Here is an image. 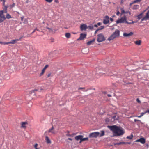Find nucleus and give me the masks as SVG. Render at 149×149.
Wrapping results in <instances>:
<instances>
[{
  "instance_id": "obj_61",
  "label": "nucleus",
  "mask_w": 149,
  "mask_h": 149,
  "mask_svg": "<svg viewBox=\"0 0 149 149\" xmlns=\"http://www.w3.org/2000/svg\"><path fill=\"white\" fill-rule=\"evenodd\" d=\"M1 1H3V3H4L5 1V0H1Z\"/></svg>"
},
{
  "instance_id": "obj_43",
  "label": "nucleus",
  "mask_w": 149,
  "mask_h": 149,
  "mask_svg": "<svg viewBox=\"0 0 149 149\" xmlns=\"http://www.w3.org/2000/svg\"><path fill=\"white\" fill-rule=\"evenodd\" d=\"M54 2L57 3H59V1L58 0H54Z\"/></svg>"
},
{
  "instance_id": "obj_63",
  "label": "nucleus",
  "mask_w": 149,
  "mask_h": 149,
  "mask_svg": "<svg viewBox=\"0 0 149 149\" xmlns=\"http://www.w3.org/2000/svg\"><path fill=\"white\" fill-rule=\"evenodd\" d=\"M126 143V144H130V143H129V142H125Z\"/></svg>"
},
{
  "instance_id": "obj_8",
  "label": "nucleus",
  "mask_w": 149,
  "mask_h": 149,
  "mask_svg": "<svg viewBox=\"0 0 149 149\" xmlns=\"http://www.w3.org/2000/svg\"><path fill=\"white\" fill-rule=\"evenodd\" d=\"M136 142H139L142 144H144L145 143L146 141L145 139L143 137L140 138L139 139L136 140L135 141Z\"/></svg>"
},
{
  "instance_id": "obj_28",
  "label": "nucleus",
  "mask_w": 149,
  "mask_h": 149,
  "mask_svg": "<svg viewBox=\"0 0 149 149\" xmlns=\"http://www.w3.org/2000/svg\"><path fill=\"white\" fill-rule=\"evenodd\" d=\"M113 118L114 119V120H118V117L117 115H114L113 117Z\"/></svg>"
},
{
  "instance_id": "obj_6",
  "label": "nucleus",
  "mask_w": 149,
  "mask_h": 149,
  "mask_svg": "<svg viewBox=\"0 0 149 149\" xmlns=\"http://www.w3.org/2000/svg\"><path fill=\"white\" fill-rule=\"evenodd\" d=\"M86 34L85 33H81L79 38L77 39V40H81L86 38Z\"/></svg>"
},
{
  "instance_id": "obj_49",
  "label": "nucleus",
  "mask_w": 149,
  "mask_h": 149,
  "mask_svg": "<svg viewBox=\"0 0 149 149\" xmlns=\"http://www.w3.org/2000/svg\"><path fill=\"white\" fill-rule=\"evenodd\" d=\"M51 74L50 73H49V74H48V75H47V77H49L51 76Z\"/></svg>"
},
{
  "instance_id": "obj_16",
  "label": "nucleus",
  "mask_w": 149,
  "mask_h": 149,
  "mask_svg": "<svg viewBox=\"0 0 149 149\" xmlns=\"http://www.w3.org/2000/svg\"><path fill=\"white\" fill-rule=\"evenodd\" d=\"M83 137V136L81 135H79L77 136H76L75 137V139L77 140H80L81 141V139H82V137Z\"/></svg>"
},
{
  "instance_id": "obj_46",
  "label": "nucleus",
  "mask_w": 149,
  "mask_h": 149,
  "mask_svg": "<svg viewBox=\"0 0 149 149\" xmlns=\"http://www.w3.org/2000/svg\"><path fill=\"white\" fill-rule=\"evenodd\" d=\"M99 30V29H97L95 32V34L97 33V32Z\"/></svg>"
},
{
  "instance_id": "obj_21",
  "label": "nucleus",
  "mask_w": 149,
  "mask_h": 149,
  "mask_svg": "<svg viewBox=\"0 0 149 149\" xmlns=\"http://www.w3.org/2000/svg\"><path fill=\"white\" fill-rule=\"evenodd\" d=\"M115 38L112 35L111 36L108 38V40L109 41H110L111 40H113Z\"/></svg>"
},
{
  "instance_id": "obj_60",
  "label": "nucleus",
  "mask_w": 149,
  "mask_h": 149,
  "mask_svg": "<svg viewBox=\"0 0 149 149\" xmlns=\"http://www.w3.org/2000/svg\"><path fill=\"white\" fill-rule=\"evenodd\" d=\"M107 96H108V97H111V95H110V94H108L107 95Z\"/></svg>"
},
{
  "instance_id": "obj_56",
  "label": "nucleus",
  "mask_w": 149,
  "mask_h": 149,
  "mask_svg": "<svg viewBox=\"0 0 149 149\" xmlns=\"http://www.w3.org/2000/svg\"><path fill=\"white\" fill-rule=\"evenodd\" d=\"M10 44V42H6V43H4L5 44Z\"/></svg>"
},
{
  "instance_id": "obj_38",
  "label": "nucleus",
  "mask_w": 149,
  "mask_h": 149,
  "mask_svg": "<svg viewBox=\"0 0 149 149\" xmlns=\"http://www.w3.org/2000/svg\"><path fill=\"white\" fill-rule=\"evenodd\" d=\"M104 28V26H100V28L98 29H99V30H102Z\"/></svg>"
},
{
  "instance_id": "obj_22",
  "label": "nucleus",
  "mask_w": 149,
  "mask_h": 149,
  "mask_svg": "<svg viewBox=\"0 0 149 149\" xmlns=\"http://www.w3.org/2000/svg\"><path fill=\"white\" fill-rule=\"evenodd\" d=\"M141 41L140 40H139L138 41H135L134 43L135 44L138 45H140L141 44Z\"/></svg>"
},
{
  "instance_id": "obj_26",
  "label": "nucleus",
  "mask_w": 149,
  "mask_h": 149,
  "mask_svg": "<svg viewBox=\"0 0 149 149\" xmlns=\"http://www.w3.org/2000/svg\"><path fill=\"white\" fill-rule=\"evenodd\" d=\"M88 138H83L82 137V139H81V141H80V143H81V142L88 140Z\"/></svg>"
},
{
  "instance_id": "obj_59",
  "label": "nucleus",
  "mask_w": 149,
  "mask_h": 149,
  "mask_svg": "<svg viewBox=\"0 0 149 149\" xmlns=\"http://www.w3.org/2000/svg\"><path fill=\"white\" fill-rule=\"evenodd\" d=\"M102 93H104V94H106V93H107V92H106L105 91H103V92H102Z\"/></svg>"
},
{
  "instance_id": "obj_9",
  "label": "nucleus",
  "mask_w": 149,
  "mask_h": 149,
  "mask_svg": "<svg viewBox=\"0 0 149 149\" xmlns=\"http://www.w3.org/2000/svg\"><path fill=\"white\" fill-rule=\"evenodd\" d=\"M80 28L81 31H86L87 28V26L85 24H82L81 25Z\"/></svg>"
},
{
  "instance_id": "obj_44",
  "label": "nucleus",
  "mask_w": 149,
  "mask_h": 149,
  "mask_svg": "<svg viewBox=\"0 0 149 149\" xmlns=\"http://www.w3.org/2000/svg\"><path fill=\"white\" fill-rule=\"evenodd\" d=\"M134 121L135 122H136L137 121H139V122H141V121H140V120H137V119H135L134 120Z\"/></svg>"
},
{
  "instance_id": "obj_50",
  "label": "nucleus",
  "mask_w": 149,
  "mask_h": 149,
  "mask_svg": "<svg viewBox=\"0 0 149 149\" xmlns=\"http://www.w3.org/2000/svg\"><path fill=\"white\" fill-rule=\"evenodd\" d=\"M21 20L22 21H23L24 17H21Z\"/></svg>"
},
{
  "instance_id": "obj_45",
  "label": "nucleus",
  "mask_w": 149,
  "mask_h": 149,
  "mask_svg": "<svg viewBox=\"0 0 149 149\" xmlns=\"http://www.w3.org/2000/svg\"><path fill=\"white\" fill-rule=\"evenodd\" d=\"M120 13V12H119L118 11L117 12L116 15H117L118 16V15H119Z\"/></svg>"
},
{
  "instance_id": "obj_53",
  "label": "nucleus",
  "mask_w": 149,
  "mask_h": 149,
  "mask_svg": "<svg viewBox=\"0 0 149 149\" xmlns=\"http://www.w3.org/2000/svg\"><path fill=\"white\" fill-rule=\"evenodd\" d=\"M146 113H149V109L147 110L145 112Z\"/></svg>"
},
{
  "instance_id": "obj_20",
  "label": "nucleus",
  "mask_w": 149,
  "mask_h": 149,
  "mask_svg": "<svg viewBox=\"0 0 149 149\" xmlns=\"http://www.w3.org/2000/svg\"><path fill=\"white\" fill-rule=\"evenodd\" d=\"M95 39H93V40H90V41H89L87 43V45H90L92 43L94 42L95 41Z\"/></svg>"
},
{
  "instance_id": "obj_1",
  "label": "nucleus",
  "mask_w": 149,
  "mask_h": 149,
  "mask_svg": "<svg viewBox=\"0 0 149 149\" xmlns=\"http://www.w3.org/2000/svg\"><path fill=\"white\" fill-rule=\"evenodd\" d=\"M109 128L116 134V136H119L123 135L124 132L123 129L120 127L116 125L108 126Z\"/></svg>"
},
{
  "instance_id": "obj_29",
  "label": "nucleus",
  "mask_w": 149,
  "mask_h": 149,
  "mask_svg": "<svg viewBox=\"0 0 149 149\" xmlns=\"http://www.w3.org/2000/svg\"><path fill=\"white\" fill-rule=\"evenodd\" d=\"M143 13H141L137 16L138 18L140 19L142 17Z\"/></svg>"
},
{
  "instance_id": "obj_55",
  "label": "nucleus",
  "mask_w": 149,
  "mask_h": 149,
  "mask_svg": "<svg viewBox=\"0 0 149 149\" xmlns=\"http://www.w3.org/2000/svg\"><path fill=\"white\" fill-rule=\"evenodd\" d=\"M110 20L111 22H112L113 20V19L112 18H110Z\"/></svg>"
},
{
  "instance_id": "obj_57",
  "label": "nucleus",
  "mask_w": 149,
  "mask_h": 149,
  "mask_svg": "<svg viewBox=\"0 0 149 149\" xmlns=\"http://www.w3.org/2000/svg\"><path fill=\"white\" fill-rule=\"evenodd\" d=\"M15 5V3H13V5H12V7H14Z\"/></svg>"
},
{
  "instance_id": "obj_47",
  "label": "nucleus",
  "mask_w": 149,
  "mask_h": 149,
  "mask_svg": "<svg viewBox=\"0 0 149 149\" xmlns=\"http://www.w3.org/2000/svg\"><path fill=\"white\" fill-rule=\"evenodd\" d=\"M84 88H82V87H80L79 88L78 90H80V89H83Z\"/></svg>"
},
{
  "instance_id": "obj_54",
  "label": "nucleus",
  "mask_w": 149,
  "mask_h": 149,
  "mask_svg": "<svg viewBox=\"0 0 149 149\" xmlns=\"http://www.w3.org/2000/svg\"><path fill=\"white\" fill-rule=\"evenodd\" d=\"M123 0H121L120 2V4H123Z\"/></svg>"
},
{
  "instance_id": "obj_30",
  "label": "nucleus",
  "mask_w": 149,
  "mask_h": 149,
  "mask_svg": "<svg viewBox=\"0 0 149 149\" xmlns=\"http://www.w3.org/2000/svg\"><path fill=\"white\" fill-rule=\"evenodd\" d=\"M145 114H146V113L145 112H143V113H142L141 114V115H140L139 116H137V117H138V118H141V117L142 116H143V115Z\"/></svg>"
},
{
  "instance_id": "obj_40",
  "label": "nucleus",
  "mask_w": 149,
  "mask_h": 149,
  "mask_svg": "<svg viewBox=\"0 0 149 149\" xmlns=\"http://www.w3.org/2000/svg\"><path fill=\"white\" fill-rule=\"evenodd\" d=\"M45 0L46 1L48 2L49 3H51L53 1V0Z\"/></svg>"
},
{
  "instance_id": "obj_34",
  "label": "nucleus",
  "mask_w": 149,
  "mask_h": 149,
  "mask_svg": "<svg viewBox=\"0 0 149 149\" xmlns=\"http://www.w3.org/2000/svg\"><path fill=\"white\" fill-rule=\"evenodd\" d=\"M36 30L37 31H39V30L37 28H36L34 30V31L31 33V34H32L34 33Z\"/></svg>"
},
{
  "instance_id": "obj_3",
  "label": "nucleus",
  "mask_w": 149,
  "mask_h": 149,
  "mask_svg": "<svg viewBox=\"0 0 149 149\" xmlns=\"http://www.w3.org/2000/svg\"><path fill=\"white\" fill-rule=\"evenodd\" d=\"M3 9L4 12L3 10L0 11V22H2L5 19V18L3 15V13H7V7L6 6H4Z\"/></svg>"
},
{
  "instance_id": "obj_62",
  "label": "nucleus",
  "mask_w": 149,
  "mask_h": 149,
  "mask_svg": "<svg viewBox=\"0 0 149 149\" xmlns=\"http://www.w3.org/2000/svg\"><path fill=\"white\" fill-rule=\"evenodd\" d=\"M37 91V90H36V89L34 90H33V92H35V91Z\"/></svg>"
},
{
  "instance_id": "obj_11",
  "label": "nucleus",
  "mask_w": 149,
  "mask_h": 149,
  "mask_svg": "<svg viewBox=\"0 0 149 149\" xmlns=\"http://www.w3.org/2000/svg\"><path fill=\"white\" fill-rule=\"evenodd\" d=\"M149 18V10L147 12L146 15L141 19V21L146 20Z\"/></svg>"
},
{
  "instance_id": "obj_36",
  "label": "nucleus",
  "mask_w": 149,
  "mask_h": 149,
  "mask_svg": "<svg viewBox=\"0 0 149 149\" xmlns=\"http://www.w3.org/2000/svg\"><path fill=\"white\" fill-rule=\"evenodd\" d=\"M28 22V21L26 19H25L24 20V24L27 23Z\"/></svg>"
},
{
  "instance_id": "obj_2",
  "label": "nucleus",
  "mask_w": 149,
  "mask_h": 149,
  "mask_svg": "<svg viewBox=\"0 0 149 149\" xmlns=\"http://www.w3.org/2000/svg\"><path fill=\"white\" fill-rule=\"evenodd\" d=\"M101 133L100 134L98 132H95L91 133L89 135V137H97L98 136L101 137L104 135V131H101Z\"/></svg>"
},
{
  "instance_id": "obj_39",
  "label": "nucleus",
  "mask_w": 149,
  "mask_h": 149,
  "mask_svg": "<svg viewBox=\"0 0 149 149\" xmlns=\"http://www.w3.org/2000/svg\"><path fill=\"white\" fill-rule=\"evenodd\" d=\"M136 101L138 103H141V101L139 98H137L136 100Z\"/></svg>"
},
{
  "instance_id": "obj_10",
  "label": "nucleus",
  "mask_w": 149,
  "mask_h": 149,
  "mask_svg": "<svg viewBox=\"0 0 149 149\" xmlns=\"http://www.w3.org/2000/svg\"><path fill=\"white\" fill-rule=\"evenodd\" d=\"M105 19H104L103 23L104 24H106L109 22V17L107 15L105 17Z\"/></svg>"
},
{
  "instance_id": "obj_35",
  "label": "nucleus",
  "mask_w": 149,
  "mask_h": 149,
  "mask_svg": "<svg viewBox=\"0 0 149 149\" xmlns=\"http://www.w3.org/2000/svg\"><path fill=\"white\" fill-rule=\"evenodd\" d=\"M45 28L46 29H48L49 31V32H52V29L51 28H49V27H46Z\"/></svg>"
},
{
  "instance_id": "obj_64",
  "label": "nucleus",
  "mask_w": 149,
  "mask_h": 149,
  "mask_svg": "<svg viewBox=\"0 0 149 149\" xmlns=\"http://www.w3.org/2000/svg\"><path fill=\"white\" fill-rule=\"evenodd\" d=\"M146 146H147V148L148 147V144H147Z\"/></svg>"
},
{
  "instance_id": "obj_19",
  "label": "nucleus",
  "mask_w": 149,
  "mask_h": 149,
  "mask_svg": "<svg viewBox=\"0 0 149 149\" xmlns=\"http://www.w3.org/2000/svg\"><path fill=\"white\" fill-rule=\"evenodd\" d=\"M20 39H17L13 40H12L11 42H10V44H14L15 43V42L17 41H19Z\"/></svg>"
},
{
  "instance_id": "obj_42",
  "label": "nucleus",
  "mask_w": 149,
  "mask_h": 149,
  "mask_svg": "<svg viewBox=\"0 0 149 149\" xmlns=\"http://www.w3.org/2000/svg\"><path fill=\"white\" fill-rule=\"evenodd\" d=\"M125 23H126L127 24H131V22H128L127 20H126V22H125Z\"/></svg>"
},
{
  "instance_id": "obj_23",
  "label": "nucleus",
  "mask_w": 149,
  "mask_h": 149,
  "mask_svg": "<svg viewBox=\"0 0 149 149\" xmlns=\"http://www.w3.org/2000/svg\"><path fill=\"white\" fill-rule=\"evenodd\" d=\"M65 36L67 38H69L71 36V34L69 33H66L65 34Z\"/></svg>"
},
{
  "instance_id": "obj_58",
  "label": "nucleus",
  "mask_w": 149,
  "mask_h": 149,
  "mask_svg": "<svg viewBox=\"0 0 149 149\" xmlns=\"http://www.w3.org/2000/svg\"><path fill=\"white\" fill-rule=\"evenodd\" d=\"M68 139L69 140L72 141V139L71 138H68Z\"/></svg>"
},
{
  "instance_id": "obj_27",
  "label": "nucleus",
  "mask_w": 149,
  "mask_h": 149,
  "mask_svg": "<svg viewBox=\"0 0 149 149\" xmlns=\"http://www.w3.org/2000/svg\"><path fill=\"white\" fill-rule=\"evenodd\" d=\"M87 28H88L90 30H93V29L94 26L93 25H90L87 26Z\"/></svg>"
},
{
  "instance_id": "obj_7",
  "label": "nucleus",
  "mask_w": 149,
  "mask_h": 149,
  "mask_svg": "<svg viewBox=\"0 0 149 149\" xmlns=\"http://www.w3.org/2000/svg\"><path fill=\"white\" fill-rule=\"evenodd\" d=\"M120 33V31L118 30H116L112 35L115 38H116L119 36Z\"/></svg>"
},
{
  "instance_id": "obj_18",
  "label": "nucleus",
  "mask_w": 149,
  "mask_h": 149,
  "mask_svg": "<svg viewBox=\"0 0 149 149\" xmlns=\"http://www.w3.org/2000/svg\"><path fill=\"white\" fill-rule=\"evenodd\" d=\"M121 13L122 14L123 13H129V14L130 15L131 14V12H130L129 11L125 12L124 11V9L123 8H121Z\"/></svg>"
},
{
  "instance_id": "obj_37",
  "label": "nucleus",
  "mask_w": 149,
  "mask_h": 149,
  "mask_svg": "<svg viewBox=\"0 0 149 149\" xmlns=\"http://www.w3.org/2000/svg\"><path fill=\"white\" fill-rule=\"evenodd\" d=\"M38 146V144L37 143L34 146V147L35 148V149H39L38 148H37V147Z\"/></svg>"
},
{
  "instance_id": "obj_41",
  "label": "nucleus",
  "mask_w": 149,
  "mask_h": 149,
  "mask_svg": "<svg viewBox=\"0 0 149 149\" xmlns=\"http://www.w3.org/2000/svg\"><path fill=\"white\" fill-rule=\"evenodd\" d=\"M134 1H133V2H132V3H130V6H132V5L133 4H134V3H134Z\"/></svg>"
},
{
  "instance_id": "obj_32",
  "label": "nucleus",
  "mask_w": 149,
  "mask_h": 149,
  "mask_svg": "<svg viewBox=\"0 0 149 149\" xmlns=\"http://www.w3.org/2000/svg\"><path fill=\"white\" fill-rule=\"evenodd\" d=\"M133 137V136L132 134L130 136H127V138L128 139H131Z\"/></svg>"
},
{
  "instance_id": "obj_25",
  "label": "nucleus",
  "mask_w": 149,
  "mask_h": 149,
  "mask_svg": "<svg viewBox=\"0 0 149 149\" xmlns=\"http://www.w3.org/2000/svg\"><path fill=\"white\" fill-rule=\"evenodd\" d=\"M75 135V134H70L68 133L66 134V136H70V137H73Z\"/></svg>"
},
{
  "instance_id": "obj_51",
  "label": "nucleus",
  "mask_w": 149,
  "mask_h": 149,
  "mask_svg": "<svg viewBox=\"0 0 149 149\" xmlns=\"http://www.w3.org/2000/svg\"><path fill=\"white\" fill-rule=\"evenodd\" d=\"M137 22H135V21H132V22H131V24H132V23H136Z\"/></svg>"
},
{
  "instance_id": "obj_4",
  "label": "nucleus",
  "mask_w": 149,
  "mask_h": 149,
  "mask_svg": "<svg viewBox=\"0 0 149 149\" xmlns=\"http://www.w3.org/2000/svg\"><path fill=\"white\" fill-rule=\"evenodd\" d=\"M105 40V38L102 34L100 33L97 35V41L99 42L104 41Z\"/></svg>"
},
{
  "instance_id": "obj_31",
  "label": "nucleus",
  "mask_w": 149,
  "mask_h": 149,
  "mask_svg": "<svg viewBox=\"0 0 149 149\" xmlns=\"http://www.w3.org/2000/svg\"><path fill=\"white\" fill-rule=\"evenodd\" d=\"M6 17L7 19H10L11 18V16L9 14L7 13L6 15Z\"/></svg>"
},
{
  "instance_id": "obj_17",
  "label": "nucleus",
  "mask_w": 149,
  "mask_h": 149,
  "mask_svg": "<svg viewBox=\"0 0 149 149\" xmlns=\"http://www.w3.org/2000/svg\"><path fill=\"white\" fill-rule=\"evenodd\" d=\"M45 140L46 142L48 144H50L51 143V141L47 136L45 137Z\"/></svg>"
},
{
  "instance_id": "obj_52",
  "label": "nucleus",
  "mask_w": 149,
  "mask_h": 149,
  "mask_svg": "<svg viewBox=\"0 0 149 149\" xmlns=\"http://www.w3.org/2000/svg\"><path fill=\"white\" fill-rule=\"evenodd\" d=\"M94 27H95L97 28L98 27L97 25V24H95L94 26Z\"/></svg>"
},
{
  "instance_id": "obj_48",
  "label": "nucleus",
  "mask_w": 149,
  "mask_h": 149,
  "mask_svg": "<svg viewBox=\"0 0 149 149\" xmlns=\"http://www.w3.org/2000/svg\"><path fill=\"white\" fill-rule=\"evenodd\" d=\"M101 23L100 22H99L97 23V25L100 26L101 25Z\"/></svg>"
},
{
  "instance_id": "obj_5",
  "label": "nucleus",
  "mask_w": 149,
  "mask_h": 149,
  "mask_svg": "<svg viewBox=\"0 0 149 149\" xmlns=\"http://www.w3.org/2000/svg\"><path fill=\"white\" fill-rule=\"evenodd\" d=\"M127 18L125 16L121 17L120 18L118 19L116 21V23L117 24L119 23H125Z\"/></svg>"
},
{
  "instance_id": "obj_14",
  "label": "nucleus",
  "mask_w": 149,
  "mask_h": 149,
  "mask_svg": "<svg viewBox=\"0 0 149 149\" xmlns=\"http://www.w3.org/2000/svg\"><path fill=\"white\" fill-rule=\"evenodd\" d=\"M28 124V123L26 122H23L21 123V127L22 128H25L26 127V125Z\"/></svg>"
},
{
  "instance_id": "obj_13",
  "label": "nucleus",
  "mask_w": 149,
  "mask_h": 149,
  "mask_svg": "<svg viewBox=\"0 0 149 149\" xmlns=\"http://www.w3.org/2000/svg\"><path fill=\"white\" fill-rule=\"evenodd\" d=\"M49 66V65H46L44 68L42 69L41 72L40 73V76H41L43 75V74L44 73L45 70Z\"/></svg>"
},
{
  "instance_id": "obj_15",
  "label": "nucleus",
  "mask_w": 149,
  "mask_h": 149,
  "mask_svg": "<svg viewBox=\"0 0 149 149\" xmlns=\"http://www.w3.org/2000/svg\"><path fill=\"white\" fill-rule=\"evenodd\" d=\"M54 128L52 126V127L48 130V132L52 133V134H55V132L54 130Z\"/></svg>"
},
{
  "instance_id": "obj_12",
  "label": "nucleus",
  "mask_w": 149,
  "mask_h": 149,
  "mask_svg": "<svg viewBox=\"0 0 149 149\" xmlns=\"http://www.w3.org/2000/svg\"><path fill=\"white\" fill-rule=\"evenodd\" d=\"M133 34V33L131 32L129 33H123V36L125 37H129L130 36H132Z\"/></svg>"
},
{
  "instance_id": "obj_33",
  "label": "nucleus",
  "mask_w": 149,
  "mask_h": 149,
  "mask_svg": "<svg viewBox=\"0 0 149 149\" xmlns=\"http://www.w3.org/2000/svg\"><path fill=\"white\" fill-rule=\"evenodd\" d=\"M122 144H126V143L125 142H120L118 143H117L116 144L118 145H119Z\"/></svg>"
},
{
  "instance_id": "obj_24",
  "label": "nucleus",
  "mask_w": 149,
  "mask_h": 149,
  "mask_svg": "<svg viewBox=\"0 0 149 149\" xmlns=\"http://www.w3.org/2000/svg\"><path fill=\"white\" fill-rule=\"evenodd\" d=\"M139 6L138 5H134L132 8L133 10H136L139 8Z\"/></svg>"
}]
</instances>
